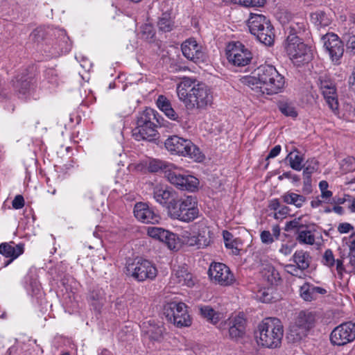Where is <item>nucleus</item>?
Returning a JSON list of instances; mask_svg holds the SVG:
<instances>
[{"mask_svg":"<svg viewBox=\"0 0 355 355\" xmlns=\"http://www.w3.org/2000/svg\"><path fill=\"white\" fill-rule=\"evenodd\" d=\"M240 81L252 89L268 95L282 92L286 84L284 76L270 64L260 65L250 76H242Z\"/></svg>","mask_w":355,"mask_h":355,"instance_id":"1","label":"nucleus"},{"mask_svg":"<svg viewBox=\"0 0 355 355\" xmlns=\"http://www.w3.org/2000/svg\"><path fill=\"white\" fill-rule=\"evenodd\" d=\"M176 90L179 99L188 110H203L212 103L211 89L195 79L184 78Z\"/></svg>","mask_w":355,"mask_h":355,"instance_id":"2","label":"nucleus"},{"mask_svg":"<svg viewBox=\"0 0 355 355\" xmlns=\"http://www.w3.org/2000/svg\"><path fill=\"white\" fill-rule=\"evenodd\" d=\"M258 343L268 348H277L281 345L284 327L277 318H265L258 326Z\"/></svg>","mask_w":355,"mask_h":355,"instance_id":"3","label":"nucleus"},{"mask_svg":"<svg viewBox=\"0 0 355 355\" xmlns=\"http://www.w3.org/2000/svg\"><path fill=\"white\" fill-rule=\"evenodd\" d=\"M168 215L172 219L189 223L199 216V209L196 198L188 196L184 198L175 199L168 207Z\"/></svg>","mask_w":355,"mask_h":355,"instance_id":"4","label":"nucleus"},{"mask_svg":"<svg viewBox=\"0 0 355 355\" xmlns=\"http://www.w3.org/2000/svg\"><path fill=\"white\" fill-rule=\"evenodd\" d=\"M157 112L151 108L146 109L137 119V127L132 130V135L137 141L154 139L157 134L155 122L159 123Z\"/></svg>","mask_w":355,"mask_h":355,"instance_id":"5","label":"nucleus"},{"mask_svg":"<svg viewBox=\"0 0 355 355\" xmlns=\"http://www.w3.org/2000/svg\"><path fill=\"white\" fill-rule=\"evenodd\" d=\"M166 150L172 154L187 156L196 162H201L204 155L191 140L173 135L168 137L164 142Z\"/></svg>","mask_w":355,"mask_h":355,"instance_id":"6","label":"nucleus"},{"mask_svg":"<svg viewBox=\"0 0 355 355\" xmlns=\"http://www.w3.org/2000/svg\"><path fill=\"white\" fill-rule=\"evenodd\" d=\"M126 275L137 282L154 279L157 275L155 266L150 261L136 259L126 266Z\"/></svg>","mask_w":355,"mask_h":355,"instance_id":"7","label":"nucleus"},{"mask_svg":"<svg viewBox=\"0 0 355 355\" xmlns=\"http://www.w3.org/2000/svg\"><path fill=\"white\" fill-rule=\"evenodd\" d=\"M187 308L183 302H168L164 306V314L170 322L178 327H189L191 318Z\"/></svg>","mask_w":355,"mask_h":355,"instance_id":"8","label":"nucleus"},{"mask_svg":"<svg viewBox=\"0 0 355 355\" xmlns=\"http://www.w3.org/2000/svg\"><path fill=\"white\" fill-rule=\"evenodd\" d=\"M165 175L172 184L182 190L193 191L197 189L199 184V181L196 178L180 173L179 170L172 164L166 170Z\"/></svg>","mask_w":355,"mask_h":355,"instance_id":"9","label":"nucleus"},{"mask_svg":"<svg viewBox=\"0 0 355 355\" xmlns=\"http://www.w3.org/2000/svg\"><path fill=\"white\" fill-rule=\"evenodd\" d=\"M285 49L290 59L296 65L308 62L311 58L310 48L304 43L303 39L286 43Z\"/></svg>","mask_w":355,"mask_h":355,"instance_id":"10","label":"nucleus"},{"mask_svg":"<svg viewBox=\"0 0 355 355\" xmlns=\"http://www.w3.org/2000/svg\"><path fill=\"white\" fill-rule=\"evenodd\" d=\"M325 52L335 65L340 64L344 53V46L338 36L333 33L325 34L322 37Z\"/></svg>","mask_w":355,"mask_h":355,"instance_id":"11","label":"nucleus"},{"mask_svg":"<svg viewBox=\"0 0 355 355\" xmlns=\"http://www.w3.org/2000/svg\"><path fill=\"white\" fill-rule=\"evenodd\" d=\"M226 54L228 61L238 67L248 65L252 58L250 51L239 42L230 44Z\"/></svg>","mask_w":355,"mask_h":355,"instance_id":"12","label":"nucleus"},{"mask_svg":"<svg viewBox=\"0 0 355 355\" xmlns=\"http://www.w3.org/2000/svg\"><path fill=\"white\" fill-rule=\"evenodd\" d=\"M355 339V323L345 322L336 327L331 332L330 340L333 345L343 346Z\"/></svg>","mask_w":355,"mask_h":355,"instance_id":"13","label":"nucleus"},{"mask_svg":"<svg viewBox=\"0 0 355 355\" xmlns=\"http://www.w3.org/2000/svg\"><path fill=\"white\" fill-rule=\"evenodd\" d=\"M210 279L221 286H229L234 282V277L230 269L224 263H212L208 270Z\"/></svg>","mask_w":355,"mask_h":355,"instance_id":"14","label":"nucleus"},{"mask_svg":"<svg viewBox=\"0 0 355 355\" xmlns=\"http://www.w3.org/2000/svg\"><path fill=\"white\" fill-rule=\"evenodd\" d=\"M246 321L243 315H231L224 322H222L220 329H227L229 336L232 339L241 338L245 331Z\"/></svg>","mask_w":355,"mask_h":355,"instance_id":"15","label":"nucleus"},{"mask_svg":"<svg viewBox=\"0 0 355 355\" xmlns=\"http://www.w3.org/2000/svg\"><path fill=\"white\" fill-rule=\"evenodd\" d=\"M318 85L330 109L337 110L338 108V102L334 83L326 76H320Z\"/></svg>","mask_w":355,"mask_h":355,"instance_id":"16","label":"nucleus"},{"mask_svg":"<svg viewBox=\"0 0 355 355\" xmlns=\"http://www.w3.org/2000/svg\"><path fill=\"white\" fill-rule=\"evenodd\" d=\"M181 49L184 56L194 62H203L205 58L202 46L193 38L187 40Z\"/></svg>","mask_w":355,"mask_h":355,"instance_id":"17","label":"nucleus"},{"mask_svg":"<svg viewBox=\"0 0 355 355\" xmlns=\"http://www.w3.org/2000/svg\"><path fill=\"white\" fill-rule=\"evenodd\" d=\"M147 234L156 240L165 243L170 250H175L178 242L175 234L159 227H148Z\"/></svg>","mask_w":355,"mask_h":355,"instance_id":"18","label":"nucleus"},{"mask_svg":"<svg viewBox=\"0 0 355 355\" xmlns=\"http://www.w3.org/2000/svg\"><path fill=\"white\" fill-rule=\"evenodd\" d=\"M153 196L157 202L163 207H166L167 210L168 207L178 197L176 193L172 189L162 184H156L153 187Z\"/></svg>","mask_w":355,"mask_h":355,"instance_id":"19","label":"nucleus"},{"mask_svg":"<svg viewBox=\"0 0 355 355\" xmlns=\"http://www.w3.org/2000/svg\"><path fill=\"white\" fill-rule=\"evenodd\" d=\"M134 215L137 220L144 223L154 224L160 220V216L144 202H138L135 205Z\"/></svg>","mask_w":355,"mask_h":355,"instance_id":"20","label":"nucleus"},{"mask_svg":"<svg viewBox=\"0 0 355 355\" xmlns=\"http://www.w3.org/2000/svg\"><path fill=\"white\" fill-rule=\"evenodd\" d=\"M306 22L303 19L291 21L286 28L288 36L286 43L291 42L295 40H302V37L306 31Z\"/></svg>","mask_w":355,"mask_h":355,"instance_id":"21","label":"nucleus"},{"mask_svg":"<svg viewBox=\"0 0 355 355\" xmlns=\"http://www.w3.org/2000/svg\"><path fill=\"white\" fill-rule=\"evenodd\" d=\"M24 252V245L17 244L12 245L8 243H2L0 244V254L6 258H10L4 266L9 265L13 260L17 259Z\"/></svg>","mask_w":355,"mask_h":355,"instance_id":"22","label":"nucleus"},{"mask_svg":"<svg viewBox=\"0 0 355 355\" xmlns=\"http://www.w3.org/2000/svg\"><path fill=\"white\" fill-rule=\"evenodd\" d=\"M33 85V78L27 71L18 74L12 80V85L16 92L26 94L31 89Z\"/></svg>","mask_w":355,"mask_h":355,"instance_id":"23","label":"nucleus"},{"mask_svg":"<svg viewBox=\"0 0 355 355\" xmlns=\"http://www.w3.org/2000/svg\"><path fill=\"white\" fill-rule=\"evenodd\" d=\"M171 279L174 283L182 286L190 287L194 284L192 275L187 271V268L185 266H178V268H175Z\"/></svg>","mask_w":355,"mask_h":355,"instance_id":"24","label":"nucleus"},{"mask_svg":"<svg viewBox=\"0 0 355 355\" xmlns=\"http://www.w3.org/2000/svg\"><path fill=\"white\" fill-rule=\"evenodd\" d=\"M270 20L266 16L261 14L251 13L248 20V26L250 32L253 35H259V32L263 28L266 24H268Z\"/></svg>","mask_w":355,"mask_h":355,"instance_id":"25","label":"nucleus"},{"mask_svg":"<svg viewBox=\"0 0 355 355\" xmlns=\"http://www.w3.org/2000/svg\"><path fill=\"white\" fill-rule=\"evenodd\" d=\"M300 295L305 301L315 300L319 295H324L327 293L324 288L315 286L309 283H304L300 287Z\"/></svg>","mask_w":355,"mask_h":355,"instance_id":"26","label":"nucleus"},{"mask_svg":"<svg viewBox=\"0 0 355 355\" xmlns=\"http://www.w3.org/2000/svg\"><path fill=\"white\" fill-rule=\"evenodd\" d=\"M142 331L148 335L149 339L158 341L162 338L164 327L162 325L154 324L151 320H148L143 323Z\"/></svg>","mask_w":355,"mask_h":355,"instance_id":"27","label":"nucleus"},{"mask_svg":"<svg viewBox=\"0 0 355 355\" xmlns=\"http://www.w3.org/2000/svg\"><path fill=\"white\" fill-rule=\"evenodd\" d=\"M282 201L287 204L293 205L296 208H301L306 202V198L301 194L288 191L281 196Z\"/></svg>","mask_w":355,"mask_h":355,"instance_id":"28","label":"nucleus"},{"mask_svg":"<svg viewBox=\"0 0 355 355\" xmlns=\"http://www.w3.org/2000/svg\"><path fill=\"white\" fill-rule=\"evenodd\" d=\"M258 41L266 46H272L274 43L275 33L270 21L266 24L263 28L259 32V35H254Z\"/></svg>","mask_w":355,"mask_h":355,"instance_id":"29","label":"nucleus"},{"mask_svg":"<svg viewBox=\"0 0 355 355\" xmlns=\"http://www.w3.org/2000/svg\"><path fill=\"white\" fill-rule=\"evenodd\" d=\"M258 41L266 46H272L274 43L275 33L270 21L266 24L263 28L259 32V35H254Z\"/></svg>","mask_w":355,"mask_h":355,"instance_id":"30","label":"nucleus"},{"mask_svg":"<svg viewBox=\"0 0 355 355\" xmlns=\"http://www.w3.org/2000/svg\"><path fill=\"white\" fill-rule=\"evenodd\" d=\"M311 20L318 28L328 26L332 21L330 13L323 10H318L311 15Z\"/></svg>","mask_w":355,"mask_h":355,"instance_id":"31","label":"nucleus"},{"mask_svg":"<svg viewBox=\"0 0 355 355\" xmlns=\"http://www.w3.org/2000/svg\"><path fill=\"white\" fill-rule=\"evenodd\" d=\"M261 274L263 279L269 285L277 284L280 280L279 272L272 265L270 264L263 266Z\"/></svg>","mask_w":355,"mask_h":355,"instance_id":"32","label":"nucleus"},{"mask_svg":"<svg viewBox=\"0 0 355 355\" xmlns=\"http://www.w3.org/2000/svg\"><path fill=\"white\" fill-rule=\"evenodd\" d=\"M307 331L295 321L291 324L287 333V339L293 343L300 341L307 335Z\"/></svg>","mask_w":355,"mask_h":355,"instance_id":"33","label":"nucleus"},{"mask_svg":"<svg viewBox=\"0 0 355 355\" xmlns=\"http://www.w3.org/2000/svg\"><path fill=\"white\" fill-rule=\"evenodd\" d=\"M200 315L208 322L216 324L223 317V314L220 312L215 311L211 306L208 305L201 306L199 308Z\"/></svg>","mask_w":355,"mask_h":355,"instance_id":"34","label":"nucleus"},{"mask_svg":"<svg viewBox=\"0 0 355 355\" xmlns=\"http://www.w3.org/2000/svg\"><path fill=\"white\" fill-rule=\"evenodd\" d=\"M315 315L309 311H300L295 321L308 332L315 323Z\"/></svg>","mask_w":355,"mask_h":355,"instance_id":"35","label":"nucleus"},{"mask_svg":"<svg viewBox=\"0 0 355 355\" xmlns=\"http://www.w3.org/2000/svg\"><path fill=\"white\" fill-rule=\"evenodd\" d=\"M142 165L150 173H157L159 171H164L166 173L171 164L160 159H150L142 163Z\"/></svg>","mask_w":355,"mask_h":355,"instance_id":"36","label":"nucleus"},{"mask_svg":"<svg viewBox=\"0 0 355 355\" xmlns=\"http://www.w3.org/2000/svg\"><path fill=\"white\" fill-rule=\"evenodd\" d=\"M309 254L303 250L296 251L293 254L294 262L301 270H306L309 267Z\"/></svg>","mask_w":355,"mask_h":355,"instance_id":"37","label":"nucleus"},{"mask_svg":"<svg viewBox=\"0 0 355 355\" xmlns=\"http://www.w3.org/2000/svg\"><path fill=\"white\" fill-rule=\"evenodd\" d=\"M296 153L293 152H291L286 157L287 160H288L290 166L297 171H300L302 169L304 165V157L302 155H300V153L297 150H295Z\"/></svg>","mask_w":355,"mask_h":355,"instance_id":"38","label":"nucleus"},{"mask_svg":"<svg viewBox=\"0 0 355 355\" xmlns=\"http://www.w3.org/2000/svg\"><path fill=\"white\" fill-rule=\"evenodd\" d=\"M297 240L303 244L313 245L315 243V236L312 231L303 228H300Z\"/></svg>","mask_w":355,"mask_h":355,"instance_id":"39","label":"nucleus"},{"mask_svg":"<svg viewBox=\"0 0 355 355\" xmlns=\"http://www.w3.org/2000/svg\"><path fill=\"white\" fill-rule=\"evenodd\" d=\"M103 297V291L98 287H95L89 291V293L87 296V300L90 302L92 306L96 308L97 305L102 303Z\"/></svg>","mask_w":355,"mask_h":355,"instance_id":"40","label":"nucleus"},{"mask_svg":"<svg viewBox=\"0 0 355 355\" xmlns=\"http://www.w3.org/2000/svg\"><path fill=\"white\" fill-rule=\"evenodd\" d=\"M159 29L163 32H169L173 29V23L170 16L166 13L163 14L157 22Z\"/></svg>","mask_w":355,"mask_h":355,"instance_id":"41","label":"nucleus"},{"mask_svg":"<svg viewBox=\"0 0 355 355\" xmlns=\"http://www.w3.org/2000/svg\"><path fill=\"white\" fill-rule=\"evenodd\" d=\"M329 184L325 180H322L319 182V189L321 194L320 198L324 200V202L329 203L333 196L332 191L328 190Z\"/></svg>","mask_w":355,"mask_h":355,"instance_id":"42","label":"nucleus"},{"mask_svg":"<svg viewBox=\"0 0 355 355\" xmlns=\"http://www.w3.org/2000/svg\"><path fill=\"white\" fill-rule=\"evenodd\" d=\"M278 107L280 112L286 116L295 117L297 115L295 107L287 102H280Z\"/></svg>","mask_w":355,"mask_h":355,"instance_id":"43","label":"nucleus"},{"mask_svg":"<svg viewBox=\"0 0 355 355\" xmlns=\"http://www.w3.org/2000/svg\"><path fill=\"white\" fill-rule=\"evenodd\" d=\"M209 241L204 239L202 236L198 234V236H193L188 239L187 243L189 245H196L198 248H203L208 245Z\"/></svg>","mask_w":355,"mask_h":355,"instance_id":"44","label":"nucleus"},{"mask_svg":"<svg viewBox=\"0 0 355 355\" xmlns=\"http://www.w3.org/2000/svg\"><path fill=\"white\" fill-rule=\"evenodd\" d=\"M223 236L226 248L232 250L234 249L235 252L234 251V252L235 254H237L239 252V249L236 247H235L236 243L233 239V235L228 231L225 230L223 232Z\"/></svg>","mask_w":355,"mask_h":355,"instance_id":"45","label":"nucleus"},{"mask_svg":"<svg viewBox=\"0 0 355 355\" xmlns=\"http://www.w3.org/2000/svg\"><path fill=\"white\" fill-rule=\"evenodd\" d=\"M322 262L324 265L329 268L335 265L336 259L331 249H327L324 251L322 257Z\"/></svg>","mask_w":355,"mask_h":355,"instance_id":"46","label":"nucleus"},{"mask_svg":"<svg viewBox=\"0 0 355 355\" xmlns=\"http://www.w3.org/2000/svg\"><path fill=\"white\" fill-rule=\"evenodd\" d=\"M270 290L269 288L259 290L257 295V298L263 303L270 302L272 299Z\"/></svg>","mask_w":355,"mask_h":355,"instance_id":"47","label":"nucleus"},{"mask_svg":"<svg viewBox=\"0 0 355 355\" xmlns=\"http://www.w3.org/2000/svg\"><path fill=\"white\" fill-rule=\"evenodd\" d=\"M156 104L157 107L162 112L166 111L172 106L170 101L164 95L158 96Z\"/></svg>","mask_w":355,"mask_h":355,"instance_id":"48","label":"nucleus"},{"mask_svg":"<svg viewBox=\"0 0 355 355\" xmlns=\"http://www.w3.org/2000/svg\"><path fill=\"white\" fill-rule=\"evenodd\" d=\"M265 2V0H239V3L245 7H261Z\"/></svg>","mask_w":355,"mask_h":355,"instance_id":"49","label":"nucleus"},{"mask_svg":"<svg viewBox=\"0 0 355 355\" xmlns=\"http://www.w3.org/2000/svg\"><path fill=\"white\" fill-rule=\"evenodd\" d=\"M354 158L352 157H348L343 160L342 167L346 172L351 171L355 168Z\"/></svg>","mask_w":355,"mask_h":355,"instance_id":"50","label":"nucleus"},{"mask_svg":"<svg viewBox=\"0 0 355 355\" xmlns=\"http://www.w3.org/2000/svg\"><path fill=\"white\" fill-rule=\"evenodd\" d=\"M260 239L263 243L268 245L274 242L272 234L268 230H263L260 234Z\"/></svg>","mask_w":355,"mask_h":355,"instance_id":"51","label":"nucleus"},{"mask_svg":"<svg viewBox=\"0 0 355 355\" xmlns=\"http://www.w3.org/2000/svg\"><path fill=\"white\" fill-rule=\"evenodd\" d=\"M344 39L346 40L347 48L355 53V35L347 34Z\"/></svg>","mask_w":355,"mask_h":355,"instance_id":"52","label":"nucleus"},{"mask_svg":"<svg viewBox=\"0 0 355 355\" xmlns=\"http://www.w3.org/2000/svg\"><path fill=\"white\" fill-rule=\"evenodd\" d=\"M354 226L349 223H341L338 225V232L340 234H347L354 230Z\"/></svg>","mask_w":355,"mask_h":355,"instance_id":"53","label":"nucleus"},{"mask_svg":"<svg viewBox=\"0 0 355 355\" xmlns=\"http://www.w3.org/2000/svg\"><path fill=\"white\" fill-rule=\"evenodd\" d=\"M12 205L16 209H21L24 206V199L22 196L17 195L12 200Z\"/></svg>","mask_w":355,"mask_h":355,"instance_id":"54","label":"nucleus"},{"mask_svg":"<svg viewBox=\"0 0 355 355\" xmlns=\"http://www.w3.org/2000/svg\"><path fill=\"white\" fill-rule=\"evenodd\" d=\"M289 211L290 209L287 206L281 205V207L275 212V217L276 218H284L288 214Z\"/></svg>","mask_w":355,"mask_h":355,"instance_id":"55","label":"nucleus"},{"mask_svg":"<svg viewBox=\"0 0 355 355\" xmlns=\"http://www.w3.org/2000/svg\"><path fill=\"white\" fill-rule=\"evenodd\" d=\"M303 227H304L303 225H300L299 221H297V220H294L288 222L286 223V227H285V230L288 231V230H291L293 229L297 228V231H298L300 228L302 229V228H303Z\"/></svg>","mask_w":355,"mask_h":355,"instance_id":"56","label":"nucleus"},{"mask_svg":"<svg viewBox=\"0 0 355 355\" xmlns=\"http://www.w3.org/2000/svg\"><path fill=\"white\" fill-rule=\"evenodd\" d=\"M165 115L170 119L171 120H173V121H179V116L178 115V114L175 112V111L173 110V108L171 107H170L168 110H166V111L163 112Z\"/></svg>","mask_w":355,"mask_h":355,"instance_id":"57","label":"nucleus"},{"mask_svg":"<svg viewBox=\"0 0 355 355\" xmlns=\"http://www.w3.org/2000/svg\"><path fill=\"white\" fill-rule=\"evenodd\" d=\"M293 246L292 245H288L287 243H283V244H282V246L279 248V251L280 253L286 256L291 253V252L293 250Z\"/></svg>","mask_w":355,"mask_h":355,"instance_id":"58","label":"nucleus"},{"mask_svg":"<svg viewBox=\"0 0 355 355\" xmlns=\"http://www.w3.org/2000/svg\"><path fill=\"white\" fill-rule=\"evenodd\" d=\"M282 148L280 145H277L273 147L269 152L266 159H271L277 157L281 152Z\"/></svg>","mask_w":355,"mask_h":355,"instance_id":"59","label":"nucleus"},{"mask_svg":"<svg viewBox=\"0 0 355 355\" xmlns=\"http://www.w3.org/2000/svg\"><path fill=\"white\" fill-rule=\"evenodd\" d=\"M22 352L18 346L13 345L9 347L5 355H21Z\"/></svg>","mask_w":355,"mask_h":355,"instance_id":"60","label":"nucleus"},{"mask_svg":"<svg viewBox=\"0 0 355 355\" xmlns=\"http://www.w3.org/2000/svg\"><path fill=\"white\" fill-rule=\"evenodd\" d=\"M281 203L279 200L277 198H274L270 201L268 207L270 210H273L275 212L281 207Z\"/></svg>","mask_w":355,"mask_h":355,"instance_id":"61","label":"nucleus"},{"mask_svg":"<svg viewBox=\"0 0 355 355\" xmlns=\"http://www.w3.org/2000/svg\"><path fill=\"white\" fill-rule=\"evenodd\" d=\"M311 178H305L304 180V187H303V191L309 194L311 192Z\"/></svg>","mask_w":355,"mask_h":355,"instance_id":"62","label":"nucleus"},{"mask_svg":"<svg viewBox=\"0 0 355 355\" xmlns=\"http://www.w3.org/2000/svg\"><path fill=\"white\" fill-rule=\"evenodd\" d=\"M348 83L349 88L355 92V67L352 70L351 76L349 77Z\"/></svg>","mask_w":355,"mask_h":355,"instance_id":"63","label":"nucleus"},{"mask_svg":"<svg viewBox=\"0 0 355 355\" xmlns=\"http://www.w3.org/2000/svg\"><path fill=\"white\" fill-rule=\"evenodd\" d=\"M286 271L293 275H297V272H298V270L300 269L297 266H296L292 265V264L287 265L286 266Z\"/></svg>","mask_w":355,"mask_h":355,"instance_id":"64","label":"nucleus"}]
</instances>
